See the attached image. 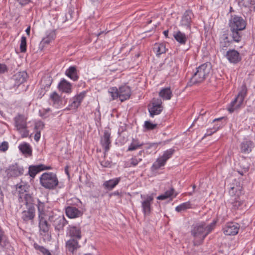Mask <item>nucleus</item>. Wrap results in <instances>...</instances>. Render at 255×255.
Masks as SVG:
<instances>
[{
    "label": "nucleus",
    "mask_w": 255,
    "mask_h": 255,
    "mask_svg": "<svg viewBox=\"0 0 255 255\" xmlns=\"http://www.w3.org/2000/svg\"><path fill=\"white\" fill-rule=\"evenodd\" d=\"M39 181L43 187L49 190L54 189L59 183L56 174L52 172L42 173L39 177Z\"/></svg>",
    "instance_id": "7ed1b4c3"
},
{
    "label": "nucleus",
    "mask_w": 255,
    "mask_h": 255,
    "mask_svg": "<svg viewBox=\"0 0 255 255\" xmlns=\"http://www.w3.org/2000/svg\"><path fill=\"white\" fill-rule=\"evenodd\" d=\"M153 51L157 56L166 52L165 45L163 43H156L153 47Z\"/></svg>",
    "instance_id": "473e14b6"
},
{
    "label": "nucleus",
    "mask_w": 255,
    "mask_h": 255,
    "mask_svg": "<svg viewBox=\"0 0 255 255\" xmlns=\"http://www.w3.org/2000/svg\"><path fill=\"white\" fill-rule=\"evenodd\" d=\"M142 151H140L139 152V154H141L142 153Z\"/></svg>",
    "instance_id": "69168bd1"
},
{
    "label": "nucleus",
    "mask_w": 255,
    "mask_h": 255,
    "mask_svg": "<svg viewBox=\"0 0 255 255\" xmlns=\"http://www.w3.org/2000/svg\"><path fill=\"white\" fill-rule=\"evenodd\" d=\"M242 187L240 185H236L231 187V189L229 190L230 194L232 196H235V198L233 199L235 200L234 206L237 208H238V207L242 203L241 201L238 199V198L242 194Z\"/></svg>",
    "instance_id": "4468645a"
},
{
    "label": "nucleus",
    "mask_w": 255,
    "mask_h": 255,
    "mask_svg": "<svg viewBox=\"0 0 255 255\" xmlns=\"http://www.w3.org/2000/svg\"><path fill=\"white\" fill-rule=\"evenodd\" d=\"M219 120V119H215L214 121L215 122V121H218Z\"/></svg>",
    "instance_id": "e2e57ef3"
},
{
    "label": "nucleus",
    "mask_w": 255,
    "mask_h": 255,
    "mask_svg": "<svg viewBox=\"0 0 255 255\" xmlns=\"http://www.w3.org/2000/svg\"><path fill=\"white\" fill-rule=\"evenodd\" d=\"M14 120L15 121V122H16V118H14Z\"/></svg>",
    "instance_id": "338daca9"
},
{
    "label": "nucleus",
    "mask_w": 255,
    "mask_h": 255,
    "mask_svg": "<svg viewBox=\"0 0 255 255\" xmlns=\"http://www.w3.org/2000/svg\"><path fill=\"white\" fill-rule=\"evenodd\" d=\"M65 171H66V173L67 174H68V171H67V170L66 169H65Z\"/></svg>",
    "instance_id": "680f3d73"
},
{
    "label": "nucleus",
    "mask_w": 255,
    "mask_h": 255,
    "mask_svg": "<svg viewBox=\"0 0 255 255\" xmlns=\"http://www.w3.org/2000/svg\"><path fill=\"white\" fill-rule=\"evenodd\" d=\"M191 208L192 205L191 203L188 201L182 203L180 205L177 206L175 208V210L178 212H181L185 211L187 209H190Z\"/></svg>",
    "instance_id": "f704fd0d"
},
{
    "label": "nucleus",
    "mask_w": 255,
    "mask_h": 255,
    "mask_svg": "<svg viewBox=\"0 0 255 255\" xmlns=\"http://www.w3.org/2000/svg\"><path fill=\"white\" fill-rule=\"evenodd\" d=\"M247 92V89L246 86L243 85L237 97L234 101H232L228 106V110L230 113H233L241 107L246 96Z\"/></svg>",
    "instance_id": "0eeeda50"
},
{
    "label": "nucleus",
    "mask_w": 255,
    "mask_h": 255,
    "mask_svg": "<svg viewBox=\"0 0 255 255\" xmlns=\"http://www.w3.org/2000/svg\"><path fill=\"white\" fill-rule=\"evenodd\" d=\"M50 169H51V166H46L42 164L35 165H31L28 167L27 174H28L32 178H34L36 175L39 172ZM27 173L25 174V175Z\"/></svg>",
    "instance_id": "ddd939ff"
},
{
    "label": "nucleus",
    "mask_w": 255,
    "mask_h": 255,
    "mask_svg": "<svg viewBox=\"0 0 255 255\" xmlns=\"http://www.w3.org/2000/svg\"><path fill=\"white\" fill-rule=\"evenodd\" d=\"M162 110V102L159 99L154 100L151 105L148 108L150 116L151 117L160 114Z\"/></svg>",
    "instance_id": "2eb2a0df"
},
{
    "label": "nucleus",
    "mask_w": 255,
    "mask_h": 255,
    "mask_svg": "<svg viewBox=\"0 0 255 255\" xmlns=\"http://www.w3.org/2000/svg\"><path fill=\"white\" fill-rule=\"evenodd\" d=\"M240 226L236 223H228L223 229V233L227 236H234L238 234Z\"/></svg>",
    "instance_id": "dca6fc26"
},
{
    "label": "nucleus",
    "mask_w": 255,
    "mask_h": 255,
    "mask_svg": "<svg viewBox=\"0 0 255 255\" xmlns=\"http://www.w3.org/2000/svg\"><path fill=\"white\" fill-rule=\"evenodd\" d=\"M26 117L24 115L17 117V130L21 137H26L29 135V130L27 129Z\"/></svg>",
    "instance_id": "9b49d317"
},
{
    "label": "nucleus",
    "mask_w": 255,
    "mask_h": 255,
    "mask_svg": "<svg viewBox=\"0 0 255 255\" xmlns=\"http://www.w3.org/2000/svg\"><path fill=\"white\" fill-rule=\"evenodd\" d=\"M143 145V143L140 142L137 139H133L130 145H129L128 151H133L140 147Z\"/></svg>",
    "instance_id": "72a5a7b5"
},
{
    "label": "nucleus",
    "mask_w": 255,
    "mask_h": 255,
    "mask_svg": "<svg viewBox=\"0 0 255 255\" xmlns=\"http://www.w3.org/2000/svg\"><path fill=\"white\" fill-rule=\"evenodd\" d=\"M3 207V197L0 196V212L1 211Z\"/></svg>",
    "instance_id": "6e6d98bb"
},
{
    "label": "nucleus",
    "mask_w": 255,
    "mask_h": 255,
    "mask_svg": "<svg viewBox=\"0 0 255 255\" xmlns=\"http://www.w3.org/2000/svg\"><path fill=\"white\" fill-rule=\"evenodd\" d=\"M8 148V143L6 141H3L0 144V152H5Z\"/></svg>",
    "instance_id": "49530a36"
},
{
    "label": "nucleus",
    "mask_w": 255,
    "mask_h": 255,
    "mask_svg": "<svg viewBox=\"0 0 255 255\" xmlns=\"http://www.w3.org/2000/svg\"><path fill=\"white\" fill-rule=\"evenodd\" d=\"M174 152V150L173 149H169L165 151L161 156L166 161L169 159L173 155Z\"/></svg>",
    "instance_id": "ea45409f"
},
{
    "label": "nucleus",
    "mask_w": 255,
    "mask_h": 255,
    "mask_svg": "<svg viewBox=\"0 0 255 255\" xmlns=\"http://www.w3.org/2000/svg\"><path fill=\"white\" fill-rule=\"evenodd\" d=\"M59 91L65 93H70L72 91V86L70 82L64 79H62L58 85Z\"/></svg>",
    "instance_id": "b1692460"
},
{
    "label": "nucleus",
    "mask_w": 255,
    "mask_h": 255,
    "mask_svg": "<svg viewBox=\"0 0 255 255\" xmlns=\"http://www.w3.org/2000/svg\"><path fill=\"white\" fill-rule=\"evenodd\" d=\"M30 27L29 26L28 27L26 30H25V32L26 33H27V35H29V33H30Z\"/></svg>",
    "instance_id": "4d7b16f0"
},
{
    "label": "nucleus",
    "mask_w": 255,
    "mask_h": 255,
    "mask_svg": "<svg viewBox=\"0 0 255 255\" xmlns=\"http://www.w3.org/2000/svg\"><path fill=\"white\" fill-rule=\"evenodd\" d=\"M0 245L2 247L6 245V241L4 240V237L1 233H0Z\"/></svg>",
    "instance_id": "603ef678"
},
{
    "label": "nucleus",
    "mask_w": 255,
    "mask_h": 255,
    "mask_svg": "<svg viewBox=\"0 0 255 255\" xmlns=\"http://www.w3.org/2000/svg\"><path fill=\"white\" fill-rule=\"evenodd\" d=\"M21 5L26 4L28 3L29 0H17Z\"/></svg>",
    "instance_id": "5fc2aeb1"
},
{
    "label": "nucleus",
    "mask_w": 255,
    "mask_h": 255,
    "mask_svg": "<svg viewBox=\"0 0 255 255\" xmlns=\"http://www.w3.org/2000/svg\"><path fill=\"white\" fill-rule=\"evenodd\" d=\"M166 162V161L161 156L158 157L156 161L153 164L152 167L155 169H158L161 167L165 165Z\"/></svg>",
    "instance_id": "e433bc0d"
},
{
    "label": "nucleus",
    "mask_w": 255,
    "mask_h": 255,
    "mask_svg": "<svg viewBox=\"0 0 255 255\" xmlns=\"http://www.w3.org/2000/svg\"><path fill=\"white\" fill-rule=\"evenodd\" d=\"M66 216L71 219L78 218L81 216L83 213L77 208L73 206H68L65 208Z\"/></svg>",
    "instance_id": "6ab92c4d"
},
{
    "label": "nucleus",
    "mask_w": 255,
    "mask_h": 255,
    "mask_svg": "<svg viewBox=\"0 0 255 255\" xmlns=\"http://www.w3.org/2000/svg\"><path fill=\"white\" fill-rule=\"evenodd\" d=\"M39 219V228L40 235L42 237L44 241L50 240L51 235L49 232V225L47 223V220L48 218H43Z\"/></svg>",
    "instance_id": "6e6552de"
},
{
    "label": "nucleus",
    "mask_w": 255,
    "mask_h": 255,
    "mask_svg": "<svg viewBox=\"0 0 255 255\" xmlns=\"http://www.w3.org/2000/svg\"><path fill=\"white\" fill-rule=\"evenodd\" d=\"M193 14L190 10H187L183 14L180 21V24L188 29H190Z\"/></svg>",
    "instance_id": "f3484780"
},
{
    "label": "nucleus",
    "mask_w": 255,
    "mask_h": 255,
    "mask_svg": "<svg viewBox=\"0 0 255 255\" xmlns=\"http://www.w3.org/2000/svg\"><path fill=\"white\" fill-rule=\"evenodd\" d=\"M34 247L36 250L39 251L44 255H47L48 254H50L49 252L42 246H40L38 245L35 244L34 245Z\"/></svg>",
    "instance_id": "79ce46f5"
},
{
    "label": "nucleus",
    "mask_w": 255,
    "mask_h": 255,
    "mask_svg": "<svg viewBox=\"0 0 255 255\" xmlns=\"http://www.w3.org/2000/svg\"><path fill=\"white\" fill-rule=\"evenodd\" d=\"M37 209L38 211V218H48V220L50 222H54L58 223V225L54 224L55 229L60 230L62 229L64 226V221L63 219L56 218V216L52 212L51 210L48 207L47 205L41 202L39 199L37 200Z\"/></svg>",
    "instance_id": "f03ea898"
},
{
    "label": "nucleus",
    "mask_w": 255,
    "mask_h": 255,
    "mask_svg": "<svg viewBox=\"0 0 255 255\" xmlns=\"http://www.w3.org/2000/svg\"><path fill=\"white\" fill-rule=\"evenodd\" d=\"M141 207L144 216L149 215L151 211V205L153 200V194L141 195Z\"/></svg>",
    "instance_id": "9d476101"
},
{
    "label": "nucleus",
    "mask_w": 255,
    "mask_h": 255,
    "mask_svg": "<svg viewBox=\"0 0 255 255\" xmlns=\"http://www.w3.org/2000/svg\"><path fill=\"white\" fill-rule=\"evenodd\" d=\"M111 132L109 129L105 130L104 135L101 139V143L104 148L105 152H107L110 149L111 141H110Z\"/></svg>",
    "instance_id": "a211bd4d"
},
{
    "label": "nucleus",
    "mask_w": 255,
    "mask_h": 255,
    "mask_svg": "<svg viewBox=\"0 0 255 255\" xmlns=\"http://www.w3.org/2000/svg\"><path fill=\"white\" fill-rule=\"evenodd\" d=\"M36 131V132L35 133L34 138L36 141H39V140L40 138V136H41V133H40L41 131Z\"/></svg>",
    "instance_id": "864d4df0"
},
{
    "label": "nucleus",
    "mask_w": 255,
    "mask_h": 255,
    "mask_svg": "<svg viewBox=\"0 0 255 255\" xmlns=\"http://www.w3.org/2000/svg\"><path fill=\"white\" fill-rule=\"evenodd\" d=\"M7 176L8 177L16 176V167L14 166H10L6 170Z\"/></svg>",
    "instance_id": "a19ab883"
},
{
    "label": "nucleus",
    "mask_w": 255,
    "mask_h": 255,
    "mask_svg": "<svg viewBox=\"0 0 255 255\" xmlns=\"http://www.w3.org/2000/svg\"><path fill=\"white\" fill-rule=\"evenodd\" d=\"M51 255V254L50 253V254H48V255Z\"/></svg>",
    "instance_id": "774afa93"
},
{
    "label": "nucleus",
    "mask_w": 255,
    "mask_h": 255,
    "mask_svg": "<svg viewBox=\"0 0 255 255\" xmlns=\"http://www.w3.org/2000/svg\"><path fill=\"white\" fill-rule=\"evenodd\" d=\"M44 124L41 121H37L35 124L34 129L35 131H40L43 128Z\"/></svg>",
    "instance_id": "c03bdc74"
},
{
    "label": "nucleus",
    "mask_w": 255,
    "mask_h": 255,
    "mask_svg": "<svg viewBox=\"0 0 255 255\" xmlns=\"http://www.w3.org/2000/svg\"><path fill=\"white\" fill-rule=\"evenodd\" d=\"M101 165L104 167H110L111 166V162L109 160H103L100 161Z\"/></svg>",
    "instance_id": "de8ad7c7"
},
{
    "label": "nucleus",
    "mask_w": 255,
    "mask_h": 255,
    "mask_svg": "<svg viewBox=\"0 0 255 255\" xmlns=\"http://www.w3.org/2000/svg\"><path fill=\"white\" fill-rule=\"evenodd\" d=\"M174 190L173 188H170L169 190L165 192L163 194L158 196L157 199L159 200H164L168 198H173L176 196L174 195Z\"/></svg>",
    "instance_id": "2f4dec72"
},
{
    "label": "nucleus",
    "mask_w": 255,
    "mask_h": 255,
    "mask_svg": "<svg viewBox=\"0 0 255 255\" xmlns=\"http://www.w3.org/2000/svg\"><path fill=\"white\" fill-rule=\"evenodd\" d=\"M141 160L142 158H137L136 157H132L130 159V166L134 167L136 166Z\"/></svg>",
    "instance_id": "37998d69"
},
{
    "label": "nucleus",
    "mask_w": 255,
    "mask_h": 255,
    "mask_svg": "<svg viewBox=\"0 0 255 255\" xmlns=\"http://www.w3.org/2000/svg\"><path fill=\"white\" fill-rule=\"evenodd\" d=\"M216 224V221H213L210 224L201 222L194 225L191 231L194 245L198 246L202 243L206 237L215 228Z\"/></svg>",
    "instance_id": "f257e3e1"
},
{
    "label": "nucleus",
    "mask_w": 255,
    "mask_h": 255,
    "mask_svg": "<svg viewBox=\"0 0 255 255\" xmlns=\"http://www.w3.org/2000/svg\"><path fill=\"white\" fill-rule=\"evenodd\" d=\"M219 127H215V128H213L208 129L205 134L206 135H211L212 133H213L215 132L216 131H217L219 129Z\"/></svg>",
    "instance_id": "09e8293b"
},
{
    "label": "nucleus",
    "mask_w": 255,
    "mask_h": 255,
    "mask_svg": "<svg viewBox=\"0 0 255 255\" xmlns=\"http://www.w3.org/2000/svg\"><path fill=\"white\" fill-rule=\"evenodd\" d=\"M20 151L25 157L32 155V149L30 145L27 142H23L18 146Z\"/></svg>",
    "instance_id": "4be33fe9"
},
{
    "label": "nucleus",
    "mask_w": 255,
    "mask_h": 255,
    "mask_svg": "<svg viewBox=\"0 0 255 255\" xmlns=\"http://www.w3.org/2000/svg\"><path fill=\"white\" fill-rule=\"evenodd\" d=\"M7 70L6 65L4 64H0V74L4 73Z\"/></svg>",
    "instance_id": "3c124183"
},
{
    "label": "nucleus",
    "mask_w": 255,
    "mask_h": 255,
    "mask_svg": "<svg viewBox=\"0 0 255 255\" xmlns=\"http://www.w3.org/2000/svg\"><path fill=\"white\" fill-rule=\"evenodd\" d=\"M211 70V66L210 63H204L199 66L190 79L191 85L203 82L208 76Z\"/></svg>",
    "instance_id": "20e7f679"
},
{
    "label": "nucleus",
    "mask_w": 255,
    "mask_h": 255,
    "mask_svg": "<svg viewBox=\"0 0 255 255\" xmlns=\"http://www.w3.org/2000/svg\"><path fill=\"white\" fill-rule=\"evenodd\" d=\"M163 34L166 38L168 37V30H165L163 31Z\"/></svg>",
    "instance_id": "13d9d810"
},
{
    "label": "nucleus",
    "mask_w": 255,
    "mask_h": 255,
    "mask_svg": "<svg viewBox=\"0 0 255 255\" xmlns=\"http://www.w3.org/2000/svg\"><path fill=\"white\" fill-rule=\"evenodd\" d=\"M108 92L112 97V100L119 98L122 102L129 99L131 95V90L129 86L123 85L118 89L114 87L109 88Z\"/></svg>",
    "instance_id": "39448f33"
},
{
    "label": "nucleus",
    "mask_w": 255,
    "mask_h": 255,
    "mask_svg": "<svg viewBox=\"0 0 255 255\" xmlns=\"http://www.w3.org/2000/svg\"><path fill=\"white\" fill-rule=\"evenodd\" d=\"M27 78V73L22 71L17 74V84H21L24 82Z\"/></svg>",
    "instance_id": "c9c22d12"
},
{
    "label": "nucleus",
    "mask_w": 255,
    "mask_h": 255,
    "mask_svg": "<svg viewBox=\"0 0 255 255\" xmlns=\"http://www.w3.org/2000/svg\"><path fill=\"white\" fill-rule=\"evenodd\" d=\"M50 102L56 108H59L62 105L60 97L56 92H53L50 95Z\"/></svg>",
    "instance_id": "a878e982"
},
{
    "label": "nucleus",
    "mask_w": 255,
    "mask_h": 255,
    "mask_svg": "<svg viewBox=\"0 0 255 255\" xmlns=\"http://www.w3.org/2000/svg\"><path fill=\"white\" fill-rule=\"evenodd\" d=\"M86 92L83 91L70 99L69 105L66 108L68 110H75L81 105L84 98L85 97Z\"/></svg>",
    "instance_id": "f8f14e48"
},
{
    "label": "nucleus",
    "mask_w": 255,
    "mask_h": 255,
    "mask_svg": "<svg viewBox=\"0 0 255 255\" xmlns=\"http://www.w3.org/2000/svg\"><path fill=\"white\" fill-rule=\"evenodd\" d=\"M249 168V167H247L246 168V170L247 171V170H248Z\"/></svg>",
    "instance_id": "0e129e2a"
},
{
    "label": "nucleus",
    "mask_w": 255,
    "mask_h": 255,
    "mask_svg": "<svg viewBox=\"0 0 255 255\" xmlns=\"http://www.w3.org/2000/svg\"><path fill=\"white\" fill-rule=\"evenodd\" d=\"M27 48L26 39L25 36H22L20 40L19 49L21 52H25Z\"/></svg>",
    "instance_id": "58836bf2"
},
{
    "label": "nucleus",
    "mask_w": 255,
    "mask_h": 255,
    "mask_svg": "<svg viewBox=\"0 0 255 255\" xmlns=\"http://www.w3.org/2000/svg\"><path fill=\"white\" fill-rule=\"evenodd\" d=\"M24 174V169L22 166L17 167V176L21 175Z\"/></svg>",
    "instance_id": "8fccbe9b"
},
{
    "label": "nucleus",
    "mask_w": 255,
    "mask_h": 255,
    "mask_svg": "<svg viewBox=\"0 0 255 255\" xmlns=\"http://www.w3.org/2000/svg\"><path fill=\"white\" fill-rule=\"evenodd\" d=\"M173 37L181 44H185L187 41V36L179 30L174 32Z\"/></svg>",
    "instance_id": "bb28decb"
},
{
    "label": "nucleus",
    "mask_w": 255,
    "mask_h": 255,
    "mask_svg": "<svg viewBox=\"0 0 255 255\" xmlns=\"http://www.w3.org/2000/svg\"><path fill=\"white\" fill-rule=\"evenodd\" d=\"M55 37V34L54 31L50 32L45 37H44L40 43V48L42 50L45 45L49 44Z\"/></svg>",
    "instance_id": "393cba45"
},
{
    "label": "nucleus",
    "mask_w": 255,
    "mask_h": 255,
    "mask_svg": "<svg viewBox=\"0 0 255 255\" xmlns=\"http://www.w3.org/2000/svg\"><path fill=\"white\" fill-rule=\"evenodd\" d=\"M65 74L74 81H77L78 79L77 70L75 66H71L67 69L65 72Z\"/></svg>",
    "instance_id": "c85d7f7f"
},
{
    "label": "nucleus",
    "mask_w": 255,
    "mask_h": 255,
    "mask_svg": "<svg viewBox=\"0 0 255 255\" xmlns=\"http://www.w3.org/2000/svg\"><path fill=\"white\" fill-rule=\"evenodd\" d=\"M159 95L163 100H169L172 97V93L170 88H165L160 90Z\"/></svg>",
    "instance_id": "c756f323"
},
{
    "label": "nucleus",
    "mask_w": 255,
    "mask_h": 255,
    "mask_svg": "<svg viewBox=\"0 0 255 255\" xmlns=\"http://www.w3.org/2000/svg\"><path fill=\"white\" fill-rule=\"evenodd\" d=\"M156 125L154 124L149 121H145L144 123V127L148 130L154 129L156 127Z\"/></svg>",
    "instance_id": "a18cd8bd"
},
{
    "label": "nucleus",
    "mask_w": 255,
    "mask_h": 255,
    "mask_svg": "<svg viewBox=\"0 0 255 255\" xmlns=\"http://www.w3.org/2000/svg\"><path fill=\"white\" fill-rule=\"evenodd\" d=\"M77 239H70L66 242V247L70 252H73L79 246Z\"/></svg>",
    "instance_id": "7c9ffc66"
},
{
    "label": "nucleus",
    "mask_w": 255,
    "mask_h": 255,
    "mask_svg": "<svg viewBox=\"0 0 255 255\" xmlns=\"http://www.w3.org/2000/svg\"><path fill=\"white\" fill-rule=\"evenodd\" d=\"M157 143H152V145H151V146H154V145H157Z\"/></svg>",
    "instance_id": "052dcab7"
},
{
    "label": "nucleus",
    "mask_w": 255,
    "mask_h": 255,
    "mask_svg": "<svg viewBox=\"0 0 255 255\" xmlns=\"http://www.w3.org/2000/svg\"><path fill=\"white\" fill-rule=\"evenodd\" d=\"M19 198L22 199V197L25 199V204L27 207V210H25L22 213V218L24 221H28L32 220L35 216V208L34 206L31 204L32 200L31 196L28 194L19 193Z\"/></svg>",
    "instance_id": "423d86ee"
},
{
    "label": "nucleus",
    "mask_w": 255,
    "mask_h": 255,
    "mask_svg": "<svg viewBox=\"0 0 255 255\" xmlns=\"http://www.w3.org/2000/svg\"><path fill=\"white\" fill-rule=\"evenodd\" d=\"M67 234L71 237L79 240L81 238L80 228L78 226H69L67 230Z\"/></svg>",
    "instance_id": "5701e85b"
},
{
    "label": "nucleus",
    "mask_w": 255,
    "mask_h": 255,
    "mask_svg": "<svg viewBox=\"0 0 255 255\" xmlns=\"http://www.w3.org/2000/svg\"><path fill=\"white\" fill-rule=\"evenodd\" d=\"M226 56L230 62L233 63H237L241 59L240 53L235 50H229Z\"/></svg>",
    "instance_id": "412c9836"
},
{
    "label": "nucleus",
    "mask_w": 255,
    "mask_h": 255,
    "mask_svg": "<svg viewBox=\"0 0 255 255\" xmlns=\"http://www.w3.org/2000/svg\"><path fill=\"white\" fill-rule=\"evenodd\" d=\"M231 31V36L234 41L238 42L241 39V35L240 33V30L230 29Z\"/></svg>",
    "instance_id": "4c0bfd02"
},
{
    "label": "nucleus",
    "mask_w": 255,
    "mask_h": 255,
    "mask_svg": "<svg viewBox=\"0 0 255 255\" xmlns=\"http://www.w3.org/2000/svg\"><path fill=\"white\" fill-rule=\"evenodd\" d=\"M120 180V177L110 179L105 181L103 184V186L105 188L110 190L113 189L119 183Z\"/></svg>",
    "instance_id": "cd10ccee"
},
{
    "label": "nucleus",
    "mask_w": 255,
    "mask_h": 255,
    "mask_svg": "<svg viewBox=\"0 0 255 255\" xmlns=\"http://www.w3.org/2000/svg\"><path fill=\"white\" fill-rule=\"evenodd\" d=\"M0 196H1V197H3V194L2 193V191H0Z\"/></svg>",
    "instance_id": "bf43d9fd"
},
{
    "label": "nucleus",
    "mask_w": 255,
    "mask_h": 255,
    "mask_svg": "<svg viewBox=\"0 0 255 255\" xmlns=\"http://www.w3.org/2000/svg\"><path fill=\"white\" fill-rule=\"evenodd\" d=\"M254 147V142L248 139H245L240 145L241 152L245 154L250 153Z\"/></svg>",
    "instance_id": "aec40b11"
},
{
    "label": "nucleus",
    "mask_w": 255,
    "mask_h": 255,
    "mask_svg": "<svg viewBox=\"0 0 255 255\" xmlns=\"http://www.w3.org/2000/svg\"><path fill=\"white\" fill-rule=\"evenodd\" d=\"M230 29L243 30L246 28V22L241 16L232 15L229 20Z\"/></svg>",
    "instance_id": "1a4fd4ad"
}]
</instances>
